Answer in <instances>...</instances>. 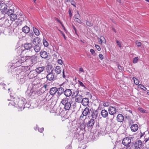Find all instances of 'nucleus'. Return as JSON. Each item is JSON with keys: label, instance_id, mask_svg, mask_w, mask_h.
I'll return each mask as SVG.
<instances>
[{"label": "nucleus", "instance_id": "1", "mask_svg": "<svg viewBox=\"0 0 149 149\" xmlns=\"http://www.w3.org/2000/svg\"><path fill=\"white\" fill-rule=\"evenodd\" d=\"M26 102V100L24 98H15L12 104L15 107H17L19 109H24L26 107H27V106H26V104H25Z\"/></svg>", "mask_w": 149, "mask_h": 149}, {"label": "nucleus", "instance_id": "2", "mask_svg": "<svg viewBox=\"0 0 149 149\" xmlns=\"http://www.w3.org/2000/svg\"><path fill=\"white\" fill-rule=\"evenodd\" d=\"M69 98L65 97L62 99L61 102V103L64 106V108L66 110H69L70 108L74 109L76 107L75 102H69Z\"/></svg>", "mask_w": 149, "mask_h": 149}, {"label": "nucleus", "instance_id": "3", "mask_svg": "<svg viewBox=\"0 0 149 149\" xmlns=\"http://www.w3.org/2000/svg\"><path fill=\"white\" fill-rule=\"evenodd\" d=\"M132 137H127L124 138L122 141L123 145L126 146L124 148V149H130L131 148Z\"/></svg>", "mask_w": 149, "mask_h": 149}, {"label": "nucleus", "instance_id": "4", "mask_svg": "<svg viewBox=\"0 0 149 149\" xmlns=\"http://www.w3.org/2000/svg\"><path fill=\"white\" fill-rule=\"evenodd\" d=\"M9 20L3 17L0 19V26L6 28L9 26L10 24L9 22Z\"/></svg>", "mask_w": 149, "mask_h": 149}, {"label": "nucleus", "instance_id": "5", "mask_svg": "<svg viewBox=\"0 0 149 149\" xmlns=\"http://www.w3.org/2000/svg\"><path fill=\"white\" fill-rule=\"evenodd\" d=\"M46 78L47 80L49 81H54L57 79V76L53 72H50L48 73Z\"/></svg>", "mask_w": 149, "mask_h": 149}, {"label": "nucleus", "instance_id": "6", "mask_svg": "<svg viewBox=\"0 0 149 149\" xmlns=\"http://www.w3.org/2000/svg\"><path fill=\"white\" fill-rule=\"evenodd\" d=\"M66 85L65 84L63 83L60 85V87L57 88V94L58 96H60L63 93L64 94L65 90V86Z\"/></svg>", "mask_w": 149, "mask_h": 149}, {"label": "nucleus", "instance_id": "7", "mask_svg": "<svg viewBox=\"0 0 149 149\" xmlns=\"http://www.w3.org/2000/svg\"><path fill=\"white\" fill-rule=\"evenodd\" d=\"M8 6L5 4L2 3L1 2L0 4V10L2 13L4 15L6 14V11L7 10Z\"/></svg>", "mask_w": 149, "mask_h": 149}, {"label": "nucleus", "instance_id": "8", "mask_svg": "<svg viewBox=\"0 0 149 149\" xmlns=\"http://www.w3.org/2000/svg\"><path fill=\"white\" fill-rule=\"evenodd\" d=\"M109 113L111 115H113L116 112V107L110 106L108 108Z\"/></svg>", "mask_w": 149, "mask_h": 149}, {"label": "nucleus", "instance_id": "9", "mask_svg": "<svg viewBox=\"0 0 149 149\" xmlns=\"http://www.w3.org/2000/svg\"><path fill=\"white\" fill-rule=\"evenodd\" d=\"M91 109H89L88 107H86L82 112L83 116H86L90 115L91 111Z\"/></svg>", "mask_w": 149, "mask_h": 149}, {"label": "nucleus", "instance_id": "10", "mask_svg": "<svg viewBox=\"0 0 149 149\" xmlns=\"http://www.w3.org/2000/svg\"><path fill=\"white\" fill-rule=\"evenodd\" d=\"M72 94L71 90L70 89L67 88L65 86V89L64 92V95L66 97H70Z\"/></svg>", "mask_w": 149, "mask_h": 149}, {"label": "nucleus", "instance_id": "11", "mask_svg": "<svg viewBox=\"0 0 149 149\" xmlns=\"http://www.w3.org/2000/svg\"><path fill=\"white\" fill-rule=\"evenodd\" d=\"M142 144V142L141 140H139L136 141L134 144V149H140L141 148Z\"/></svg>", "mask_w": 149, "mask_h": 149}, {"label": "nucleus", "instance_id": "12", "mask_svg": "<svg viewBox=\"0 0 149 149\" xmlns=\"http://www.w3.org/2000/svg\"><path fill=\"white\" fill-rule=\"evenodd\" d=\"M27 57L28 58L27 59H29L31 60L32 63H36L37 61V57L35 55L32 56H28Z\"/></svg>", "mask_w": 149, "mask_h": 149}, {"label": "nucleus", "instance_id": "13", "mask_svg": "<svg viewBox=\"0 0 149 149\" xmlns=\"http://www.w3.org/2000/svg\"><path fill=\"white\" fill-rule=\"evenodd\" d=\"M41 40L38 37L35 38L33 40V43L34 45H41Z\"/></svg>", "mask_w": 149, "mask_h": 149}, {"label": "nucleus", "instance_id": "14", "mask_svg": "<svg viewBox=\"0 0 149 149\" xmlns=\"http://www.w3.org/2000/svg\"><path fill=\"white\" fill-rule=\"evenodd\" d=\"M95 121L93 119H91L86 123L87 126L88 128H92L94 125Z\"/></svg>", "mask_w": 149, "mask_h": 149}, {"label": "nucleus", "instance_id": "15", "mask_svg": "<svg viewBox=\"0 0 149 149\" xmlns=\"http://www.w3.org/2000/svg\"><path fill=\"white\" fill-rule=\"evenodd\" d=\"M90 114L92 117L91 119L95 120L96 119L97 116V111L96 110L95 111H91Z\"/></svg>", "mask_w": 149, "mask_h": 149}, {"label": "nucleus", "instance_id": "16", "mask_svg": "<svg viewBox=\"0 0 149 149\" xmlns=\"http://www.w3.org/2000/svg\"><path fill=\"white\" fill-rule=\"evenodd\" d=\"M124 116L121 114H119L116 117L117 121L120 123L124 121Z\"/></svg>", "mask_w": 149, "mask_h": 149}, {"label": "nucleus", "instance_id": "17", "mask_svg": "<svg viewBox=\"0 0 149 149\" xmlns=\"http://www.w3.org/2000/svg\"><path fill=\"white\" fill-rule=\"evenodd\" d=\"M75 98V102L79 103H80L82 101V99H83V96L81 94H80Z\"/></svg>", "mask_w": 149, "mask_h": 149}, {"label": "nucleus", "instance_id": "18", "mask_svg": "<svg viewBox=\"0 0 149 149\" xmlns=\"http://www.w3.org/2000/svg\"><path fill=\"white\" fill-rule=\"evenodd\" d=\"M45 70V67L42 66L36 68L35 70L38 74H39L43 71Z\"/></svg>", "mask_w": 149, "mask_h": 149}, {"label": "nucleus", "instance_id": "19", "mask_svg": "<svg viewBox=\"0 0 149 149\" xmlns=\"http://www.w3.org/2000/svg\"><path fill=\"white\" fill-rule=\"evenodd\" d=\"M89 102L88 99L87 98H84L82 99L81 102L83 105L84 106H87Z\"/></svg>", "mask_w": 149, "mask_h": 149}, {"label": "nucleus", "instance_id": "20", "mask_svg": "<svg viewBox=\"0 0 149 149\" xmlns=\"http://www.w3.org/2000/svg\"><path fill=\"white\" fill-rule=\"evenodd\" d=\"M57 88L56 87H54L51 88L49 91L50 94L52 95H54L57 93Z\"/></svg>", "mask_w": 149, "mask_h": 149}, {"label": "nucleus", "instance_id": "21", "mask_svg": "<svg viewBox=\"0 0 149 149\" xmlns=\"http://www.w3.org/2000/svg\"><path fill=\"white\" fill-rule=\"evenodd\" d=\"M130 128L132 132H135L138 130V126L137 124H134L131 126Z\"/></svg>", "mask_w": 149, "mask_h": 149}, {"label": "nucleus", "instance_id": "22", "mask_svg": "<svg viewBox=\"0 0 149 149\" xmlns=\"http://www.w3.org/2000/svg\"><path fill=\"white\" fill-rule=\"evenodd\" d=\"M101 114L102 116L104 118H106L108 116V111L105 109L102 110L101 112Z\"/></svg>", "mask_w": 149, "mask_h": 149}, {"label": "nucleus", "instance_id": "23", "mask_svg": "<svg viewBox=\"0 0 149 149\" xmlns=\"http://www.w3.org/2000/svg\"><path fill=\"white\" fill-rule=\"evenodd\" d=\"M40 54L41 57L43 58H46L48 56L47 52L44 51L40 52Z\"/></svg>", "mask_w": 149, "mask_h": 149}, {"label": "nucleus", "instance_id": "24", "mask_svg": "<svg viewBox=\"0 0 149 149\" xmlns=\"http://www.w3.org/2000/svg\"><path fill=\"white\" fill-rule=\"evenodd\" d=\"M22 31L25 33H29L30 31V28L27 26H25L22 29Z\"/></svg>", "mask_w": 149, "mask_h": 149}, {"label": "nucleus", "instance_id": "25", "mask_svg": "<svg viewBox=\"0 0 149 149\" xmlns=\"http://www.w3.org/2000/svg\"><path fill=\"white\" fill-rule=\"evenodd\" d=\"M24 47L25 49H30L32 47V44L29 43H25L24 45Z\"/></svg>", "mask_w": 149, "mask_h": 149}, {"label": "nucleus", "instance_id": "26", "mask_svg": "<svg viewBox=\"0 0 149 149\" xmlns=\"http://www.w3.org/2000/svg\"><path fill=\"white\" fill-rule=\"evenodd\" d=\"M23 17H24V16H23ZM18 19L19 20L16 22L15 24L17 26L21 25L22 24V22L24 21L23 17H19L18 18Z\"/></svg>", "mask_w": 149, "mask_h": 149}, {"label": "nucleus", "instance_id": "27", "mask_svg": "<svg viewBox=\"0 0 149 149\" xmlns=\"http://www.w3.org/2000/svg\"><path fill=\"white\" fill-rule=\"evenodd\" d=\"M54 71L57 74H59L61 72V67L58 66H56L54 69Z\"/></svg>", "mask_w": 149, "mask_h": 149}, {"label": "nucleus", "instance_id": "28", "mask_svg": "<svg viewBox=\"0 0 149 149\" xmlns=\"http://www.w3.org/2000/svg\"><path fill=\"white\" fill-rule=\"evenodd\" d=\"M46 69L47 73H49L50 72H53L54 71V68H53L52 65L47 66Z\"/></svg>", "mask_w": 149, "mask_h": 149}, {"label": "nucleus", "instance_id": "29", "mask_svg": "<svg viewBox=\"0 0 149 149\" xmlns=\"http://www.w3.org/2000/svg\"><path fill=\"white\" fill-rule=\"evenodd\" d=\"M79 90L77 89L75 91H74L72 93V96L73 97V98H75L78 95L80 94Z\"/></svg>", "mask_w": 149, "mask_h": 149}, {"label": "nucleus", "instance_id": "30", "mask_svg": "<svg viewBox=\"0 0 149 149\" xmlns=\"http://www.w3.org/2000/svg\"><path fill=\"white\" fill-rule=\"evenodd\" d=\"M33 90L31 89V90H28L26 92V95L28 97H30L32 96V94H33Z\"/></svg>", "mask_w": 149, "mask_h": 149}, {"label": "nucleus", "instance_id": "31", "mask_svg": "<svg viewBox=\"0 0 149 149\" xmlns=\"http://www.w3.org/2000/svg\"><path fill=\"white\" fill-rule=\"evenodd\" d=\"M14 13V10L9 9H7V10L6 11V14L8 15V16H10L12 14H13Z\"/></svg>", "mask_w": 149, "mask_h": 149}, {"label": "nucleus", "instance_id": "32", "mask_svg": "<svg viewBox=\"0 0 149 149\" xmlns=\"http://www.w3.org/2000/svg\"><path fill=\"white\" fill-rule=\"evenodd\" d=\"M33 31L35 35L38 36L40 34V33L39 30L36 27H33Z\"/></svg>", "mask_w": 149, "mask_h": 149}, {"label": "nucleus", "instance_id": "33", "mask_svg": "<svg viewBox=\"0 0 149 149\" xmlns=\"http://www.w3.org/2000/svg\"><path fill=\"white\" fill-rule=\"evenodd\" d=\"M17 18V15L14 13L10 16V19L11 21H15Z\"/></svg>", "mask_w": 149, "mask_h": 149}, {"label": "nucleus", "instance_id": "34", "mask_svg": "<svg viewBox=\"0 0 149 149\" xmlns=\"http://www.w3.org/2000/svg\"><path fill=\"white\" fill-rule=\"evenodd\" d=\"M34 45L35 46L34 48V49L36 52H39L40 49V45Z\"/></svg>", "mask_w": 149, "mask_h": 149}, {"label": "nucleus", "instance_id": "35", "mask_svg": "<svg viewBox=\"0 0 149 149\" xmlns=\"http://www.w3.org/2000/svg\"><path fill=\"white\" fill-rule=\"evenodd\" d=\"M6 87V85L2 83H0V88H2L3 89L6 90L5 87Z\"/></svg>", "mask_w": 149, "mask_h": 149}, {"label": "nucleus", "instance_id": "36", "mask_svg": "<svg viewBox=\"0 0 149 149\" xmlns=\"http://www.w3.org/2000/svg\"><path fill=\"white\" fill-rule=\"evenodd\" d=\"M138 109L141 113H147V112L146 111V110L142 108L139 107L138 108Z\"/></svg>", "mask_w": 149, "mask_h": 149}, {"label": "nucleus", "instance_id": "37", "mask_svg": "<svg viewBox=\"0 0 149 149\" xmlns=\"http://www.w3.org/2000/svg\"><path fill=\"white\" fill-rule=\"evenodd\" d=\"M47 99L45 98L43 99L40 102L41 104V105H43L44 104L46 103L47 102Z\"/></svg>", "mask_w": 149, "mask_h": 149}, {"label": "nucleus", "instance_id": "38", "mask_svg": "<svg viewBox=\"0 0 149 149\" xmlns=\"http://www.w3.org/2000/svg\"><path fill=\"white\" fill-rule=\"evenodd\" d=\"M54 19L56 21H57L58 22H59L60 24H61L62 27H63L64 29H65V27L63 25V24L61 22V21L60 20H59V19L58 18L56 17H55Z\"/></svg>", "mask_w": 149, "mask_h": 149}, {"label": "nucleus", "instance_id": "39", "mask_svg": "<svg viewBox=\"0 0 149 149\" xmlns=\"http://www.w3.org/2000/svg\"><path fill=\"white\" fill-rule=\"evenodd\" d=\"M133 79L134 82V83H135V84L136 85H139V81L138 80V79H136L135 77H133Z\"/></svg>", "mask_w": 149, "mask_h": 149}, {"label": "nucleus", "instance_id": "40", "mask_svg": "<svg viewBox=\"0 0 149 149\" xmlns=\"http://www.w3.org/2000/svg\"><path fill=\"white\" fill-rule=\"evenodd\" d=\"M43 43L45 47H47L48 45V42L45 39L43 40Z\"/></svg>", "mask_w": 149, "mask_h": 149}, {"label": "nucleus", "instance_id": "41", "mask_svg": "<svg viewBox=\"0 0 149 149\" xmlns=\"http://www.w3.org/2000/svg\"><path fill=\"white\" fill-rule=\"evenodd\" d=\"M86 24L88 26H93V23L91 21H87L86 22Z\"/></svg>", "mask_w": 149, "mask_h": 149}, {"label": "nucleus", "instance_id": "42", "mask_svg": "<svg viewBox=\"0 0 149 149\" xmlns=\"http://www.w3.org/2000/svg\"><path fill=\"white\" fill-rule=\"evenodd\" d=\"M139 58L138 57H136L133 58V63H136L138 61Z\"/></svg>", "mask_w": 149, "mask_h": 149}, {"label": "nucleus", "instance_id": "43", "mask_svg": "<svg viewBox=\"0 0 149 149\" xmlns=\"http://www.w3.org/2000/svg\"><path fill=\"white\" fill-rule=\"evenodd\" d=\"M42 88H41V90H38L36 91V94L37 95H40L42 94V92L41 91V90L42 89Z\"/></svg>", "mask_w": 149, "mask_h": 149}, {"label": "nucleus", "instance_id": "44", "mask_svg": "<svg viewBox=\"0 0 149 149\" xmlns=\"http://www.w3.org/2000/svg\"><path fill=\"white\" fill-rule=\"evenodd\" d=\"M84 125H83V123H82V124H81V125H80V129L81 130H84L85 131V127H84Z\"/></svg>", "mask_w": 149, "mask_h": 149}, {"label": "nucleus", "instance_id": "45", "mask_svg": "<svg viewBox=\"0 0 149 149\" xmlns=\"http://www.w3.org/2000/svg\"><path fill=\"white\" fill-rule=\"evenodd\" d=\"M121 42H120L119 41L117 40H116L117 45L120 48L121 47H122Z\"/></svg>", "mask_w": 149, "mask_h": 149}, {"label": "nucleus", "instance_id": "46", "mask_svg": "<svg viewBox=\"0 0 149 149\" xmlns=\"http://www.w3.org/2000/svg\"><path fill=\"white\" fill-rule=\"evenodd\" d=\"M90 51L93 55V56L95 55V51L93 49H91L90 50Z\"/></svg>", "mask_w": 149, "mask_h": 149}, {"label": "nucleus", "instance_id": "47", "mask_svg": "<svg viewBox=\"0 0 149 149\" xmlns=\"http://www.w3.org/2000/svg\"><path fill=\"white\" fill-rule=\"evenodd\" d=\"M75 22H78L79 23H81V21L78 18L75 17Z\"/></svg>", "mask_w": 149, "mask_h": 149}, {"label": "nucleus", "instance_id": "48", "mask_svg": "<svg viewBox=\"0 0 149 149\" xmlns=\"http://www.w3.org/2000/svg\"><path fill=\"white\" fill-rule=\"evenodd\" d=\"M28 35L31 38L33 37V36H34V34L33 32H30L28 34Z\"/></svg>", "mask_w": 149, "mask_h": 149}, {"label": "nucleus", "instance_id": "49", "mask_svg": "<svg viewBox=\"0 0 149 149\" xmlns=\"http://www.w3.org/2000/svg\"><path fill=\"white\" fill-rule=\"evenodd\" d=\"M139 86V87H140V86H142V87H143V88H142V87H141V86H140V88H141V89H143V90L144 91H146L147 90V88H146L145 87L143 86V85H141V84H139V86Z\"/></svg>", "mask_w": 149, "mask_h": 149}, {"label": "nucleus", "instance_id": "50", "mask_svg": "<svg viewBox=\"0 0 149 149\" xmlns=\"http://www.w3.org/2000/svg\"><path fill=\"white\" fill-rule=\"evenodd\" d=\"M68 13L69 14L70 17V19H71L72 17V13L71 11V10L70 9H69V10L68 11Z\"/></svg>", "mask_w": 149, "mask_h": 149}, {"label": "nucleus", "instance_id": "51", "mask_svg": "<svg viewBox=\"0 0 149 149\" xmlns=\"http://www.w3.org/2000/svg\"><path fill=\"white\" fill-rule=\"evenodd\" d=\"M95 47L98 51H100V50L101 48L99 46L97 45H95Z\"/></svg>", "mask_w": 149, "mask_h": 149}, {"label": "nucleus", "instance_id": "52", "mask_svg": "<svg viewBox=\"0 0 149 149\" xmlns=\"http://www.w3.org/2000/svg\"><path fill=\"white\" fill-rule=\"evenodd\" d=\"M78 82L79 83V85L83 87H85V86L84 84L81 81H78Z\"/></svg>", "mask_w": 149, "mask_h": 149}, {"label": "nucleus", "instance_id": "53", "mask_svg": "<svg viewBox=\"0 0 149 149\" xmlns=\"http://www.w3.org/2000/svg\"><path fill=\"white\" fill-rule=\"evenodd\" d=\"M74 17H77L78 18L80 17V16L78 11H77V14L74 15Z\"/></svg>", "mask_w": 149, "mask_h": 149}, {"label": "nucleus", "instance_id": "54", "mask_svg": "<svg viewBox=\"0 0 149 149\" xmlns=\"http://www.w3.org/2000/svg\"><path fill=\"white\" fill-rule=\"evenodd\" d=\"M70 3H71V5H72L73 6H74L75 7H76V6L75 5V2L74 1H70Z\"/></svg>", "mask_w": 149, "mask_h": 149}, {"label": "nucleus", "instance_id": "55", "mask_svg": "<svg viewBox=\"0 0 149 149\" xmlns=\"http://www.w3.org/2000/svg\"><path fill=\"white\" fill-rule=\"evenodd\" d=\"M136 44L138 47H140L141 45V43L140 42H136Z\"/></svg>", "mask_w": 149, "mask_h": 149}, {"label": "nucleus", "instance_id": "56", "mask_svg": "<svg viewBox=\"0 0 149 149\" xmlns=\"http://www.w3.org/2000/svg\"><path fill=\"white\" fill-rule=\"evenodd\" d=\"M58 63L60 65H62L63 63L62 60L61 59H59L58 60Z\"/></svg>", "mask_w": 149, "mask_h": 149}, {"label": "nucleus", "instance_id": "57", "mask_svg": "<svg viewBox=\"0 0 149 149\" xmlns=\"http://www.w3.org/2000/svg\"><path fill=\"white\" fill-rule=\"evenodd\" d=\"M72 28H73L74 29V31H75V33H76V35H78V34L77 33V30H76V28H75V26L72 25Z\"/></svg>", "mask_w": 149, "mask_h": 149}, {"label": "nucleus", "instance_id": "58", "mask_svg": "<svg viewBox=\"0 0 149 149\" xmlns=\"http://www.w3.org/2000/svg\"><path fill=\"white\" fill-rule=\"evenodd\" d=\"M99 57L100 59L101 60H102L103 59V55L101 54H100L99 55Z\"/></svg>", "mask_w": 149, "mask_h": 149}, {"label": "nucleus", "instance_id": "59", "mask_svg": "<svg viewBox=\"0 0 149 149\" xmlns=\"http://www.w3.org/2000/svg\"><path fill=\"white\" fill-rule=\"evenodd\" d=\"M38 131L40 132H42L44 130V128L43 127H42L40 129L38 128Z\"/></svg>", "mask_w": 149, "mask_h": 149}, {"label": "nucleus", "instance_id": "60", "mask_svg": "<svg viewBox=\"0 0 149 149\" xmlns=\"http://www.w3.org/2000/svg\"><path fill=\"white\" fill-rule=\"evenodd\" d=\"M103 105L105 107H107L109 105V103L108 102H106L105 103H104L103 104Z\"/></svg>", "mask_w": 149, "mask_h": 149}, {"label": "nucleus", "instance_id": "61", "mask_svg": "<svg viewBox=\"0 0 149 149\" xmlns=\"http://www.w3.org/2000/svg\"><path fill=\"white\" fill-rule=\"evenodd\" d=\"M71 146L70 145H68L65 147V149H71Z\"/></svg>", "mask_w": 149, "mask_h": 149}, {"label": "nucleus", "instance_id": "62", "mask_svg": "<svg viewBox=\"0 0 149 149\" xmlns=\"http://www.w3.org/2000/svg\"><path fill=\"white\" fill-rule=\"evenodd\" d=\"M61 34H62V36H63V37H64L65 40L66 39V37H65V34H64V33L63 32H62Z\"/></svg>", "mask_w": 149, "mask_h": 149}, {"label": "nucleus", "instance_id": "63", "mask_svg": "<svg viewBox=\"0 0 149 149\" xmlns=\"http://www.w3.org/2000/svg\"><path fill=\"white\" fill-rule=\"evenodd\" d=\"M149 137L148 138H145V139L144 141L145 143H146L149 140Z\"/></svg>", "mask_w": 149, "mask_h": 149}, {"label": "nucleus", "instance_id": "64", "mask_svg": "<svg viewBox=\"0 0 149 149\" xmlns=\"http://www.w3.org/2000/svg\"><path fill=\"white\" fill-rule=\"evenodd\" d=\"M79 71L81 72H84V71L83 70V69L82 68H79Z\"/></svg>", "mask_w": 149, "mask_h": 149}]
</instances>
